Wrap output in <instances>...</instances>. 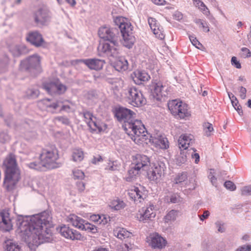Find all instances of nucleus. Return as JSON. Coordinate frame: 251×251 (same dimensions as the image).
Segmentation results:
<instances>
[{
	"label": "nucleus",
	"instance_id": "f257e3e1",
	"mask_svg": "<svg viewBox=\"0 0 251 251\" xmlns=\"http://www.w3.org/2000/svg\"><path fill=\"white\" fill-rule=\"evenodd\" d=\"M17 231L28 244L35 246L49 242L51 235V217L44 211L31 216H18L16 220Z\"/></svg>",
	"mask_w": 251,
	"mask_h": 251
},
{
	"label": "nucleus",
	"instance_id": "f03ea898",
	"mask_svg": "<svg viewBox=\"0 0 251 251\" xmlns=\"http://www.w3.org/2000/svg\"><path fill=\"white\" fill-rule=\"evenodd\" d=\"M135 115L133 111L124 107H119L115 111L117 119L123 123L124 130L136 144L147 143L146 128L140 120H134Z\"/></svg>",
	"mask_w": 251,
	"mask_h": 251
},
{
	"label": "nucleus",
	"instance_id": "7ed1b4c3",
	"mask_svg": "<svg viewBox=\"0 0 251 251\" xmlns=\"http://www.w3.org/2000/svg\"><path fill=\"white\" fill-rule=\"evenodd\" d=\"M4 169L3 186L9 191L13 190L20 178L19 171L17 168L15 155L9 153L3 163Z\"/></svg>",
	"mask_w": 251,
	"mask_h": 251
},
{
	"label": "nucleus",
	"instance_id": "20e7f679",
	"mask_svg": "<svg viewBox=\"0 0 251 251\" xmlns=\"http://www.w3.org/2000/svg\"><path fill=\"white\" fill-rule=\"evenodd\" d=\"M58 158V151L55 147L44 149L40 155V161L32 162L26 165L30 169L38 171H43L45 168L55 169L61 165L60 163L56 162Z\"/></svg>",
	"mask_w": 251,
	"mask_h": 251
},
{
	"label": "nucleus",
	"instance_id": "39448f33",
	"mask_svg": "<svg viewBox=\"0 0 251 251\" xmlns=\"http://www.w3.org/2000/svg\"><path fill=\"white\" fill-rule=\"evenodd\" d=\"M115 23L120 28L123 41V45L131 48L135 42V37L132 33V26L128 19L123 17H118L115 19Z\"/></svg>",
	"mask_w": 251,
	"mask_h": 251
},
{
	"label": "nucleus",
	"instance_id": "423d86ee",
	"mask_svg": "<svg viewBox=\"0 0 251 251\" xmlns=\"http://www.w3.org/2000/svg\"><path fill=\"white\" fill-rule=\"evenodd\" d=\"M98 52L99 56L107 57L110 60L117 58L119 54L118 41L100 43L98 47Z\"/></svg>",
	"mask_w": 251,
	"mask_h": 251
},
{
	"label": "nucleus",
	"instance_id": "0eeeda50",
	"mask_svg": "<svg viewBox=\"0 0 251 251\" xmlns=\"http://www.w3.org/2000/svg\"><path fill=\"white\" fill-rule=\"evenodd\" d=\"M168 106L171 113L175 116L184 119L190 115L188 105L179 100L169 101Z\"/></svg>",
	"mask_w": 251,
	"mask_h": 251
},
{
	"label": "nucleus",
	"instance_id": "6e6552de",
	"mask_svg": "<svg viewBox=\"0 0 251 251\" xmlns=\"http://www.w3.org/2000/svg\"><path fill=\"white\" fill-rule=\"evenodd\" d=\"M67 221L72 225L81 230H84L91 233H96L98 229L96 226L75 214H71L67 218Z\"/></svg>",
	"mask_w": 251,
	"mask_h": 251
},
{
	"label": "nucleus",
	"instance_id": "1a4fd4ad",
	"mask_svg": "<svg viewBox=\"0 0 251 251\" xmlns=\"http://www.w3.org/2000/svg\"><path fill=\"white\" fill-rule=\"evenodd\" d=\"M153 97L157 100H161L168 94V87L165 83L157 79L153 80L150 85Z\"/></svg>",
	"mask_w": 251,
	"mask_h": 251
},
{
	"label": "nucleus",
	"instance_id": "9d476101",
	"mask_svg": "<svg viewBox=\"0 0 251 251\" xmlns=\"http://www.w3.org/2000/svg\"><path fill=\"white\" fill-rule=\"evenodd\" d=\"M126 95L129 102L134 106H140L146 103V99L141 92L134 87H128Z\"/></svg>",
	"mask_w": 251,
	"mask_h": 251
},
{
	"label": "nucleus",
	"instance_id": "9b49d317",
	"mask_svg": "<svg viewBox=\"0 0 251 251\" xmlns=\"http://www.w3.org/2000/svg\"><path fill=\"white\" fill-rule=\"evenodd\" d=\"M166 169L165 164L162 161H157L152 170L148 173L149 179L156 182L160 181L165 175Z\"/></svg>",
	"mask_w": 251,
	"mask_h": 251
},
{
	"label": "nucleus",
	"instance_id": "f8f14e48",
	"mask_svg": "<svg viewBox=\"0 0 251 251\" xmlns=\"http://www.w3.org/2000/svg\"><path fill=\"white\" fill-rule=\"evenodd\" d=\"M41 59L37 54L32 55L25 60L21 61L20 69L21 70H36L39 71L40 68Z\"/></svg>",
	"mask_w": 251,
	"mask_h": 251
},
{
	"label": "nucleus",
	"instance_id": "ddd939ff",
	"mask_svg": "<svg viewBox=\"0 0 251 251\" xmlns=\"http://www.w3.org/2000/svg\"><path fill=\"white\" fill-rule=\"evenodd\" d=\"M100 37L108 42L118 41L119 37L118 30L108 26L100 28L98 32Z\"/></svg>",
	"mask_w": 251,
	"mask_h": 251
},
{
	"label": "nucleus",
	"instance_id": "4468645a",
	"mask_svg": "<svg viewBox=\"0 0 251 251\" xmlns=\"http://www.w3.org/2000/svg\"><path fill=\"white\" fill-rule=\"evenodd\" d=\"M60 234L64 238L71 240H81L83 237L79 232L69 226L62 225L57 228Z\"/></svg>",
	"mask_w": 251,
	"mask_h": 251
},
{
	"label": "nucleus",
	"instance_id": "2eb2a0df",
	"mask_svg": "<svg viewBox=\"0 0 251 251\" xmlns=\"http://www.w3.org/2000/svg\"><path fill=\"white\" fill-rule=\"evenodd\" d=\"M147 242L152 248L159 250L164 248L167 243L166 240L157 233L151 234L147 238Z\"/></svg>",
	"mask_w": 251,
	"mask_h": 251
},
{
	"label": "nucleus",
	"instance_id": "dca6fc26",
	"mask_svg": "<svg viewBox=\"0 0 251 251\" xmlns=\"http://www.w3.org/2000/svg\"><path fill=\"white\" fill-rule=\"evenodd\" d=\"M128 195L135 202H141L146 198L147 191L145 188L141 185L139 187L134 186L128 190Z\"/></svg>",
	"mask_w": 251,
	"mask_h": 251
},
{
	"label": "nucleus",
	"instance_id": "f3484780",
	"mask_svg": "<svg viewBox=\"0 0 251 251\" xmlns=\"http://www.w3.org/2000/svg\"><path fill=\"white\" fill-rule=\"evenodd\" d=\"M138 218L140 221L146 222L149 220H152L156 216L155 206L151 203L147 204L146 207L142 208Z\"/></svg>",
	"mask_w": 251,
	"mask_h": 251
},
{
	"label": "nucleus",
	"instance_id": "a211bd4d",
	"mask_svg": "<svg viewBox=\"0 0 251 251\" xmlns=\"http://www.w3.org/2000/svg\"><path fill=\"white\" fill-rule=\"evenodd\" d=\"M131 164L133 166L136 167L137 170L143 171L148 169L150 164V160L147 156L137 154L133 156Z\"/></svg>",
	"mask_w": 251,
	"mask_h": 251
},
{
	"label": "nucleus",
	"instance_id": "6ab92c4d",
	"mask_svg": "<svg viewBox=\"0 0 251 251\" xmlns=\"http://www.w3.org/2000/svg\"><path fill=\"white\" fill-rule=\"evenodd\" d=\"M50 11L46 8H41L35 14V22L38 25H45L50 21Z\"/></svg>",
	"mask_w": 251,
	"mask_h": 251
},
{
	"label": "nucleus",
	"instance_id": "aec40b11",
	"mask_svg": "<svg viewBox=\"0 0 251 251\" xmlns=\"http://www.w3.org/2000/svg\"><path fill=\"white\" fill-rule=\"evenodd\" d=\"M77 63H83L91 70L99 71L103 67L105 61L97 58H89L76 60Z\"/></svg>",
	"mask_w": 251,
	"mask_h": 251
},
{
	"label": "nucleus",
	"instance_id": "412c9836",
	"mask_svg": "<svg viewBox=\"0 0 251 251\" xmlns=\"http://www.w3.org/2000/svg\"><path fill=\"white\" fill-rule=\"evenodd\" d=\"M42 102L47 108L52 109V111H51L52 113H53L54 110L56 109L58 107H61L60 111H64L69 112L71 109L70 105L63 104V102L60 100L51 102L50 99H46L43 100Z\"/></svg>",
	"mask_w": 251,
	"mask_h": 251
},
{
	"label": "nucleus",
	"instance_id": "4be33fe9",
	"mask_svg": "<svg viewBox=\"0 0 251 251\" xmlns=\"http://www.w3.org/2000/svg\"><path fill=\"white\" fill-rule=\"evenodd\" d=\"M0 225L6 231L12 229L13 224L8 211L3 210L0 213Z\"/></svg>",
	"mask_w": 251,
	"mask_h": 251
},
{
	"label": "nucleus",
	"instance_id": "5701e85b",
	"mask_svg": "<svg viewBox=\"0 0 251 251\" xmlns=\"http://www.w3.org/2000/svg\"><path fill=\"white\" fill-rule=\"evenodd\" d=\"M148 23L150 26L155 36L160 39L164 38L162 28L159 26L158 23L156 20L153 18H149L148 19Z\"/></svg>",
	"mask_w": 251,
	"mask_h": 251
},
{
	"label": "nucleus",
	"instance_id": "b1692460",
	"mask_svg": "<svg viewBox=\"0 0 251 251\" xmlns=\"http://www.w3.org/2000/svg\"><path fill=\"white\" fill-rule=\"evenodd\" d=\"M134 82L137 84H140L142 82L147 81L150 78L149 75L145 71L136 70L131 75Z\"/></svg>",
	"mask_w": 251,
	"mask_h": 251
},
{
	"label": "nucleus",
	"instance_id": "393cba45",
	"mask_svg": "<svg viewBox=\"0 0 251 251\" xmlns=\"http://www.w3.org/2000/svg\"><path fill=\"white\" fill-rule=\"evenodd\" d=\"M26 40L31 44L39 47L42 45L44 42L41 34L38 31H33L28 33Z\"/></svg>",
	"mask_w": 251,
	"mask_h": 251
},
{
	"label": "nucleus",
	"instance_id": "a878e982",
	"mask_svg": "<svg viewBox=\"0 0 251 251\" xmlns=\"http://www.w3.org/2000/svg\"><path fill=\"white\" fill-rule=\"evenodd\" d=\"M194 136L191 134H183L181 135L178 140L180 149L186 150L194 142Z\"/></svg>",
	"mask_w": 251,
	"mask_h": 251
},
{
	"label": "nucleus",
	"instance_id": "bb28decb",
	"mask_svg": "<svg viewBox=\"0 0 251 251\" xmlns=\"http://www.w3.org/2000/svg\"><path fill=\"white\" fill-rule=\"evenodd\" d=\"M3 249L4 251H21V247L17 242L8 239L4 242Z\"/></svg>",
	"mask_w": 251,
	"mask_h": 251
},
{
	"label": "nucleus",
	"instance_id": "cd10ccee",
	"mask_svg": "<svg viewBox=\"0 0 251 251\" xmlns=\"http://www.w3.org/2000/svg\"><path fill=\"white\" fill-rule=\"evenodd\" d=\"M152 142L157 147L161 149H167L169 148V142L166 137L162 135H158L152 139Z\"/></svg>",
	"mask_w": 251,
	"mask_h": 251
},
{
	"label": "nucleus",
	"instance_id": "c85d7f7f",
	"mask_svg": "<svg viewBox=\"0 0 251 251\" xmlns=\"http://www.w3.org/2000/svg\"><path fill=\"white\" fill-rule=\"evenodd\" d=\"M88 126L92 130L98 132L104 131L107 128L106 125L104 123L98 121L96 117L95 118V120H93Z\"/></svg>",
	"mask_w": 251,
	"mask_h": 251
},
{
	"label": "nucleus",
	"instance_id": "c756f323",
	"mask_svg": "<svg viewBox=\"0 0 251 251\" xmlns=\"http://www.w3.org/2000/svg\"><path fill=\"white\" fill-rule=\"evenodd\" d=\"M113 234L115 236L121 240L129 238L132 235V233L130 232L121 227H116L113 230Z\"/></svg>",
	"mask_w": 251,
	"mask_h": 251
},
{
	"label": "nucleus",
	"instance_id": "7c9ffc66",
	"mask_svg": "<svg viewBox=\"0 0 251 251\" xmlns=\"http://www.w3.org/2000/svg\"><path fill=\"white\" fill-rule=\"evenodd\" d=\"M114 67L119 72L126 71L128 68L127 61L124 57H119L115 62Z\"/></svg>",
	"mask_w": 251,
	"mask_h": 251
},
{
	"label": "nucleus",
	"instance_id": "2f4dec72",
	"mask_svg": "<svg viewBox=\"0 0 251 251\" xmlns=\"http://www.w3.org/2000/svg\"><path fill=\"white\" fill-rule=\"evenodd\" d=\"M140 172V170H137L136 167L133 166L131 164L130 168L127 172V175L125 177L126 180L127 182L133 181Z\"/></svg>",
	"mask_w": 251,
	"mask_h": 251
},
{
	"label": "nucleus",
	"instance_id": "473e14b6",
	"mask_svg": "<svg viewBox=\"0 0 251 251\" xmlns=\"http://www.w3.org/2000/svg\"><path fill=\"white\" fill-rule=\"evenodd\" d=\"M109 206L113 209L119 210L124 208L126 206L124 201L119 198L112 200L109 203Z\"/></svg>",
	"mask_w": 251,
	"mask_h": 251
},
{
	"label": "nucleus",
	"instance_id": "72a5a7b5",
	"mask_svg": "<svg viewBox=\"0 0 251 251\" xmlns=\"http://www.w3.org/2000/svg\"><path fill=\"white\" fill-rule=\"evenodd\" d=\"M43 88L50 95L57 94V82L45 83Z\"/></svg>",
	"mask_w": 251,
	"mask_h": 251
},
{
	"label": "nucleus",
	"instance_id": "f704fd0d",
	"mask_svg": "<svg viewBox=\"0 0 251 251\" xmlns=\"http://www.w3.org/2000/svg\"><path fill=\"white\" fill-rule=\"evenodd\" d=\"M25 50L24 45H13L10 47V51L14 57H18L22 54Z\"/></svg>",
	"mask_w": 251,
	"mask_h": 251
},
{
	"label": "nucleus",
	"instance_id": "c9c22d12",
	"mask_svg": "<svg viewBox=\"0 0 251 251\" xmlns=\"http://www.w3.org/2000/svg\"><path fill=\"white\" fill-rule=\"evenodd\" d=\"M179 211L176 210H171L168 212L163 218L166 223H171L176 220Z\"/></svg>",
	"mask_w": 251,
	"mask_h": 251
},
{
	"label": "nucleus",
	"instance_id": "e433bc0d",
	"mask_svg": "<svg viewBox=\"0 0 251 251\" xmlns=\"http://www.w3.org/2000/svg\"><path fill=\"white\" fill-rule=\"evenodd\" d=\"M194 22L199 26L200 28L202 29L203 31L205 32H208L210 31L209 24L206 20L196 18L194 20Z\"/></svg>",
	"mask_w": 251,
	"mask_h": 251
},
{
	"label": "nucleus",
	"instance_id": "4c0bfd02",
	"mask_svg": "<svg viewBox=\"0 0 251 251\" xmlns=\"http://www.w3.org/2000/svg\"><path fill=\"white\" fill-rule=\"evenodd\" d=\"M72 160L74 162H80L84 158V153L81 149H75L72 152Z\"/></svg>",
	"mask_w": 251,
	"mask_h": 251
},
{
	"label": "nucleus",
	"instance_id": "58836bf2",
	"mask_svg": "<svg viewBox=\"0 0 251 251\" xmlns=\"http://www.w3.org/2000/svg\"><path fill=\"white\" fill-rule=\"evenodd\" d=\"M187 179V176L186 173L178 174L174 179V182L175 184L183 185L186 183Z\"/></svg>",
	"mask_w": 251,
	"mask_h": 251
},
{
	"label": "nucleus",
	"instance_id": "ea45409f",
	"mask_svg": "<svg viewBox=\"0 0 251 251\" xmlns=\"http://www.w3.org/2000/svg\"><path fill=\"white\" fill-rule=\"evenodd\" d=\"M194 5L207 17L210 15V12L209 9L201 0H200L199 2L196 3Z\"/></svg>",
	"mask_w": 251,
	"mask_h": 251
},
{
	"label": "nucleus",
	"instance_id": "a19ab883",
	"mask_svg": "<svg viewBox=\"0 0 251 251\" xmlns=\"http://www.w3.org/2000/svg\"><path fill=\"white\" fill-rule=\"evenodd\" d=\"M91 219L93 221L105 225L107 223L109 218H107L105 216L103 215L101 216L99 215H93L91 216Z\"/></svg>",
	"mask_w": 251,
	"mask_h": 251
},
{
	"label": "nucleus",
	"instance_id": "79ce46f5",
	"mask_svg": "<svg viewBox=\"0 0 251 251\" xmlns=\"http://www.w3.org/2000/svg\"><path fill=\"white\" fill-rule=\"evenodd\" d=\"M10 140V137L7 130L0 131V143L4 144L9 142Z\"/></svg>",
	"mask_w": 251,
	"mask_h": 251
},
{
	"label": "nucleus",
	"instance_id": "37998d69",
	"mask_svg": "<svg viewBox=\"0 0 251 251\" xmlns=\"http://www.w3.org/2000/svg\"><path fill=\"white\" fill-rule=\"evenodd\" d=\"M203 130L205 135L208 137L211 135V132L213 131V126L211 124L206 122L203 125Z\"/></svg>",
	"mask_w": 251,
	"mask_h": 251
},
{
	"label": "nucleus",
	"instance_id": "c03bdc74",
	"mask_svg": "<svg viewBox=\"0 0 251 251\" xmlns=\"http://www.w3.org/2000/svg\"><path fill=\"white\" fill-rule=\"evenodd\" d=\"M39 95V91L38 89L34 88L28 89L26 91V96L31 99H34L38 97Z\"/></svg>",
	"mask_w": 251,
	"mask_h": 251
},
{
	"label": "nucleus",
	"instance_id": "a18cd8bd",
	"mask_svg": "<svg viewBox=\"0 0 251 251\" xmlns=\"http://www.w3.org/2000/svg\"><path fill=\"white\" fill-rule=\"evenodd\" d=\"M83 115L85 121L87 124L88 126L93 120H95V117H94L90 112L87 111H84L83 112Z\"/></svg>",
	"mask_w": 251,
	"mask_h": 251
},
{
	"label": "nucleus",
	"instance_id": "49530a36",
	"mask_svg": "<svg viewBox=\"0 0 251 251\" xmlns=\"http://www.w3.org/2000/svg\"><path fill=\"white\" fill-rule=\"evenodd\" d=\"M105 169L108 171H113L118 169V166L116 164V162L109 161L105 168Z\"/></svg>",
	"mask_w": 251,
	"mask_h": 251
},
{
	"label": "nucleus",
	"instance_id": "de8ad7c7",
	"mask_svg": "<svg viewBox=\"0 0 251 251\" xmlns=\"http://www.w3.org/2000/svg\"><path fill=\"white\" fill-rule=\"evenodd\" d=\"M54 122L58 121L65 125H69L70 123L69 119L65 116H57L54 118Z\"/></svg>",
	"mask_w": 251,
	"mask_h": 251
},
{
	"label": "nucleus",
	"instance_id": "09e8293b",
	"mask_svg": "<svg viewBox=\"0 0 251 251\" xmlns=\"http://www.w3.org/2000/svg\"><path fill=\"white\" fill-rule=\"evenodd\" d=\"M74 177L75 179H82L84 177V173L80 170H75L73 171Z\"/></svg>",
	"mask_w": 251,
	"mask_h": 251
},
{
	"label": "nucleus",
	"instance_id": "8fccbe9b",
	"mask_svg": "<svg viewBox=\"0 0 251 251\" xmlns=\"http://www.w3.org/2000/svg\"><path fill=\"white\" fill-rule=\"evenodd\" d=\"M189 38L192 44L197 48L200 49V48L202 46L201 44L197 39L195 36L193 35H190Z\"/></svg>",
	"mask_w": 251,
	"mask_h": 251
},
{
	"label": "nucleus",
	"instance_id": "3c124183",
	"mask_svg": "<svg viewBox=\"0 0 251 251\" xmlns=\"http://www.w3.org/2000/svg\"><path fill=\"white\" fill-rule=\"evenodd\" d=\"M241 195L248 196L251 195V184L243 187L241 190Z\"/></svg>",
	"mask_w": 251,
	"mask_h": 251
},
{
	"label": "nucleus",
	"instance_id": "603ef678",
	"mask_svg": "<svg viewBox=\"0 0 251 251\" xmlns=\"http://www.w3.org/2000/svg\"><path fill=\"white\" fill-rule=\"evenodd\" d=\"M112 83H115V84H112V88L114 90L119 91V87H121L120 83H123V82L121 80L116 78L112 80Z\"/></svg>",
	"mask_w": 251,
	"mask_h": 251
},
{
	"label": "nucleus",
	"instance_id": "864d4df0",
	"mask_svg": "<svg viewBox=\"0 0 251 251\" xmlns=\"http://www.w3.org/2000/svg\"><path fill=\"white\" fill-rule=\"evenodd\" d=\"M231 101L233 106L237 110V111L238 112V113L240 115L242 114L243 111L242 110V107L240 105L238 104V101L237 99H236V101L233 100V101Z\"/></svg>",
	"mask_w": 251,
	"mask_h": 251
},
{
	"label": "nucleus",
	"instance_id": "5fc2aeb1",
	"mask_svg": "<svg viewBox=\"0 0 251 251\" xmlns=\"http://www.w3.org/2000/svg\"><path fill=\"white\" fill-rule=\"evenodd\" d=\"M215 226L218 229V232L223 233L225 232V228L224 226V223L220 221H218L215 223Z\"/></svg>",
	"mask_w": 251,
	"mask_h": 251
},
{
	"label": "nucleus",
	"instance_id": "6e6d98bb",
	"mask_svg": "<svg viewBox=\"0 0 251 251\" xmlns=\"http://www.w3.org/2000/svg\"><path fill=\"white\" fill-rule=\"evenodd\" d=\"M235 251H251V245L246 244L240 246Z\"/></svg>",
	"mask_w": 251,
	"mask_h": 251
},
{
	"label": "nucleus",
	"instance_id": "4d7b16f0",
	"mask_svg": "<svg viewBox=\"0 0 251 251\" xmlns=\"http://www.w3.org/2000/svg\"><path fill=\"white\" fill-rule=\"evenodd\" d=\"M214 170H211L208 175V177L210 179L212 185L216 186H217V178L214 175Z\"/></svg>",
	"mask_w": 251,
	"mask_h": 251
},
{
	"label": "nucleus",
	"instance_id": "13d9d810",
	"mask_svg": "<svg viewBox=\"0 0 251 251\" xmlns=\"http://www.w3.org/2000/svg\"><path fill=\"white\" fill-rule=\"evenodd\" d=\"M25 136L27 140H30L36 138L37 134L34 131H27L25 133Z\"/></svg>",
	"mask_w": 251,
	"mask_h": 251
},
{
	"label": "nucleus",
	"instance_id": "bf43d9fd",
	"mask_svg": "<svg viewBox=\"0 0 251 251\" xmlns=\"http://www.w3.org/2000/svg\"><path fill=\"white\" fill-rule=\"evenodd\" d=\"M224 186L226 189L230 191H233L236 189L235 185L230 181H226L224 183Z\"/></svg>",
	"mask_w": 251,
	"mask_h": 251
},
{
	"label": "nucleus",
	"instance_id": "052dcab7",
	"mask_svg": "<svg viewBox=\"0 0 251 251\" xmlns=\"http://www.w3.org/2000/svg\"><path fill=\"white\" fill-rule=\"evenodd\" d=\"M242 56L244 58H248L251 56V52L248 48L244 47L241 49Z\"/></svg>",
	"mask_w": 251,
	"mask_h": 251
},
{
	"label": "nucleus",
	"instance_id": "680f3d73",
	"mask_svg": "<svg viewBox=\"0 0 251 251\" xmlns=\"http://www.w3.org/2000/svg\"><path fill=\"white\" fill-rule=\"evenodd\" d=\"M181 198L178 194H175L171 196L170 201L172 203H176L180 201H181Z\"/></svg>",
	"mask_w": 251,
	"mask_h": 251
},
{
	"label": "nucleus",
	"instance_id": "e2e57ef3",
	"mask_svg": "<svg viewBox=\"0 0 251 251\" xmlns=\"http://www.w3.org/2000/svg\"><path fill=\"white\" fill-rule=\"evenodd\" d=\"M57 94L64 93L66 90V87L64 85L57 82Z\"/></svg>",
	"mask_w": 251,
	"mask_h": 251
},
{
	"label": "nucleus",
	"instance_id": "0e129e2a",
	"mask_svg": "<svg viewBox=\"0 0 251 251\" xmlns=\"http://www.w3.org/2000/svg\"><path fill=\"white\" fill-rule=\"evenodd\" d=\"M192 150V152L191 153V157L193 159H195V162L196 163H198V162L200 161V156L199 153H196V150H195L193 148L191 149Z\"/></svg>",
	"mask_w": 251,
	"mask_h": 251
},
{
	"label": "nucleus",
	"instance_id": "69168bd1",
	"mask_svg": "<svg viewBox=\"0 0 251 251\" xmlns=\"http://www.w3.org/2000/svg\"><path fill=\"white\" fill-rule=\"evenodd\" d=\"M231 62L232 65H234V66L237 69H240L241 68V65L239 61L237 60V58L235 56H233L231 58Z\"/></svg>",
	"mask_w": 251,
	"mask_h": 251
},
{
	"label": "nucleus",
	"instance_id": "338daca9",
	"mask_svg": "<svg viewBox=\"0 0 251 251\" xmlns=\"http://www.w3.org/2000/svg\"><path fill=\"white\" fill-rule=\"evenodd\" d=\"M187 156L186 154L185 151L184 150L182 152L180 153V156L178 158V160L181 163H184L187 159Z\"/></svg>",
	"mask_w": 251,
	"mask_h": 251
},
{
	"label": "nucleus",
	"instance_id": "774afa93",
	"mask_svg": "<svg viewBox=\"0 0 251 251\" xmlns=\"http://www.w3.org/2000/svg\"><path fill=\"white\" fill-rule=\"evenodd\" d=\"M239 92L240 93V97L241 99H245L246 97V89L245 87L241 86L240 87Z\"/></svg>",
	"mask_w": 251,
	"mask_h": 251
}]
</instances>
